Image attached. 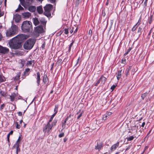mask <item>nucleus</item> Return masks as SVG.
Masks as SVG:
<instances>
[{"instance_id":"nucleus-22","label":"nucleus","mask_w":154,"mask_h":154,"mask_svg":"<svg viewBox=\"0 0 154 154\" xmlns=\"http://www.w3.org/2000/svg\"><path fill=\"white\" fill-rule=\"evenodd\" d=\"M100 78L101 81V84H104L106 80V78L104 77L101 76Z\"/></svg>"},{"instance_id":"nucleus-55","label":"nucleus","mask_w":154,"mask_h":154,"mask_svg":"<svg viewBox=\"0 0 154 154\" xmlns=\"http://www.w3.org/2000/svg\"><path fill=\"white\" fill-rule=\"evenodd\" d=\"M112 114V113L111 112H108L106 114H105L106 115H107V117H108V116H109L110 115H111Z\"/></svg>"},{"instance_id":"nucleus-2","label":"nucleus","mask_w":154,"mask_h":154,"mask_svg":"<svg viewBox=\"0 0 154 154\" xmlns=\"http://www.w3.org/2000/svg\"><path fill=\"white\" fill-rule=\"evenodd\" d=\"M21 28L24 32H29L32 29V23L30 21H24L22 25Z\"/></svg>"},{"instance_id":"nucleus-6","label":"nucleus","mask_w":154,"mask_h":154,"mask_svg":"<svg viewBox=\"0 0 154 154\" xmlns=\"http://www.w3.org/2000/svg\"><path fill=\"white\" fill-rule=\"evenodd\" d=\"M14 38H15L19 42H20V44L23 42V41L24 40H25L26 38V36L25 35L23 34H19L15 37Z\"/></svg>"},{"instance_id":"nucleus-26","label":"nucleus","mask_w":154,"mask_h":154,"mask_svg":"<svg viewBox=\"0 0 154 154\" xmlns=\"http://www.w3.org/2000/svg\"><path fill=\"white\" fill-rule=\"evenodd\" d=\"M20 136L18 140H17V141L16 142V143H15L14 145H20Z\"/></svg>"},{"instance_id":"nucleus-34","label":"nucleus","mask_w":154,"mask_h":154,"mask_svg":"<svg viewBox=\"0 0 154 154\" xmlns=\"http://www.w3.org/2000/svg\"><path fill=\"white\" fill-rule=\"evenodd\" d=\"M58 106L57 105H55V108L54 109V112H56L57 113V112L58 110Z\"/></svg>"},{"instance_id":"nucleus-43","label":"nucleus","mask_w":154,"mask_h":154,"mask_svg":"<svg viewBox=\"0 0 154 154\" xmlns=\"http://www.w3.org/2000/svg\"><path fill=\"white\" fill-rule=\"evenodd\" d=\"M74 27V33H75L77 32V31L78 30V28L77 27H76V26H75Z\"/></svg>"},{"instance_id":"nucleus-27","label":"nucleus","mask_w":154,"mask_h":154,"mask_svg":"<svg viewBox=\"0 0 154 154\" xmlns=\"http://www.w3.org/2000/svg\"><path fill=\"white\" fill-rule=\"evenodd\" d=\"M48 80V78L46 75H44L43 78V82L45 83H46Z\"/></svg>"},{"instance_id":"nucleus-44","label":"nucleus","mask_w":154,"mask_h":154,"mask_svg":"<svg viewBox=\"0 0 154 154\" xmlns=\"http://www.w3.org/2000/svg\"><path fill=\"white\" fill-rule=\"evenodd\" d=\"M83 113V111H82V112H81L79 115L77 117V119H79L81 117V116H82V114Z\"/></svg>"},{"instance_id":"nucleus-56","label":"nucleus","mask_w":154,"mask_h":154,"mask_svg":"<svg viewBox=\"0 0 154 154\" xmlns=\"http://www.w3.org/2000/svg\"><path fill=\"white\" fill-rule=\"evenodd\" d=\"M9 136L10 135L8 134L7 136V140L8 142H9Z\"/></svg>"},{"instance_id":"nucleus-62","label":"nucleus","mask_w":154,"mask_h":154,"mask_svg":"<svg viewBox=\"0 0 154 154\" xmlns=\"http://www.w3.org/2000/svg\"><path fill=\"white\" fill-rule=\"evenodd\" d=\"M13 133V131H11L8 134L10 135L11 134H12Z\"/></svg>"},{"instance_id":"nucleus-57","label":"nucleus","mask_w":154,"mask_h":154,"mask_svg":"<svg viewBox=\"0 0 154 154\" xmlns=\"http://www.w3.org/2000/svg\"><path fill=\"white\" fill-rule=\"evenodd\" d=\"M82 0H77L76 3L79 4L81 2Z\"/></svg>"},{"instance_id":"nucleus-40","label":"nucleus","mask_w":154,"mask_h":154,"mask_svg":"<svg viewBox=\"0 0 154 154\" xmlns=\"http://www.w3.org/2000/svg\"><path fill=\"white\" fill-rule=\"evenodd\" d=\"M142 30V28H141L140 27L138 30L137 32L138 33H140V34L141 33V31Z\"/></svg>"},{"instance_id":"nucleus-9","label":"nucleus","mask_w":154,"mask_h":154,"mask_svg":"<svg viewBox=\"0 0 154 154\" xmlns=\"http://www.w3.org/2000/svg\"><path fill=\"white\" fill-rule=\"evenodd\" d=\"M44 29L42 26H39L36 27L35 29V32L38 33H42L43 32Z\"/></svg>"},{"instance_id":"nucleus-37","label":"nucleus","mask_w":154,"mask_h":154,"mask_svg":"<svg viewBox=\"0 0 154 154\" xmlns=\"http://www.w3.org/2000/svg\"><path fill=\"white\" fill-rule=\"evenodd\" d=\"M62 62V60L61 59H59L58 60V61L57 62V63L58 64L60 65L61 64Z\"/></svg>"},{"instance_id":"nucleus-23","label":"nucleus","mask_w":154,"mask_h":154,"mask_svg":"<svg viewBox=\"0 0 154 154\" xmlns=\"http://www.w3.org/2000/svg\"><path fill=\"white\" fill-rule=\"evenodd\" d=\"M20 1L22 5L25 8H26V6L25 0H20Z\"/></svg>"},{"instance_id":"nucleus-18","label":"nucleus","mask_w":154,"mask_h":154,"mask_svg":"<svg viewBox=\"0 0 154 154\" xmlns=\"http://www.w3.org/2000/svg\"><path fill=\"white\" fill-rule=\"evenodd\" d=\"M23 15L24 17L28 18L31 16V14L29 12H27L23 14Z\"/></svg>"},{"instance_id":"nucleus-31","label":"nucleus","mask_w":154,"mask_h":154,"mask_svg":"<svg viewBox=\"0 0 154 154\" xmlns=\"http://www.w3.org/2000/svg\"><path fill=\"white\" fill-rule=\"evenodd\" d=\"M134 138V137L133 136H130L129 137L127 138L128 141H131L133 140Z\"/></svg>"},{"instance_id":"nucleus-61","label":"nucleus","mask_w":154,"mask_h":154,"mask_svg":"<svg viewBox=\"0 0 154 154\" xmlns=\"http://www.w3.org/2000/svg\"><path fill=\"white\" fill-rule=\"evenodd\" d=\"M66 122H63V123H62V127H64L65 125H66Z\"/></svg>"},{"instance_id":"nucleus-4","label":"nucleus","mask_w":154,"mask_h":154,"mask_svg":"<svg viewBox=\"0 0 154 154\" xmlns=\"http://www.w3.org/2000/svg\"><path fill=\"white\" fill-rule=\"evenodd\" d=\"M35 42V40L34 39H29L25 42L23 45V47L25 49H31L33 47Z\"/></svg>"},{"instance_id":"nucleus-25","label":"nucleus","mask_w":154,"mask_h":154,"mask_svg":"<svg viewBox=\"0 0 154 154\" xmlns=\"http://www.w3.org/2000/svg\"><path fill=\"white\" fill-rule=\"evenodd\" d=\"M40 22L43 25H45L46 21L45 20L44 18H42L40 20Z\"/></svg>"},{"instance_id":"nucleus-29","label":"nucleus","mask_w":154,"mask_h":154,"mask_svg":"<svg viewBox=\"0 0 154 154\" xmlns=\"http://www.w3.org/2000/svg\"><path fill=\"white\" fill-rule=\"evenodd\" d=\"M0 94L3 96L5 97L6 96V93L3 91H0Z\"/></svg>"},{"instance_id":"nucleus-42","label":"nucleus","mask_w":154,"mask_h":154,"mask_svg":"<svg viewBox=\"0 0 154 154\" xmlns=\"http://www.w3.org/2000/svg\"><path fill=\"white\" fill-rule=\"evenodd\" d=\"M69 28L67 29H64V33L67 34L68 33Z\"/></svg>"},{"instance_id":"nucleus-53","label":"nucleus","mask_w":154,"mask_h":154,"mask_svg":"<svg viewBox=\"0 0 154 154\" xmlns=\"http://www.w3.org/2000/svg\"><path fill=\"white\" fill-rule=\"evenodd\" d=\"M18 115L19 116H22V113L21 112H19L18 113Z\"/></svg>"},{"instance_id":"nucleus-15","label":"nucleus","mask_w":154,"mask_h":154,"mask_svg":"<svg viewBox=\"0 0 154 154\" xmlns=\"http://www.w3.org/2000/svg\"><path fill=\"white\" fill-rule=\"evenodd\" d=\"M16 96V94L14 93H13L11 94L10 96V99L11 101L13 102L14 101V98Z\"/></svg>"},{"instance_id":"nucleus-16","label":"nucleus","mask_w":154,"mask_h":154,"mask_svg":"<svg viewBox=\"0 0 154 154\" xmlns=\"http://www.w3.org/2000/svg\"><path fill=\"white\" fill-rule=\"evenodd\" d=\"M122 73H123V71H122V69L121 70H120V71H119L118 72V74H117V75H116V77H117V79L118 80H119V79L120 78L121 76L122 75Z\"/></svg>"},{"instance_id":"nucleus-45","label":"nucleus","mask_w":154,"mask_h":154,"mask_svg":"<svg viewBox=\"0 0 154 154\" xmlns=\"http://www.w3.org/2000/svg\"><path fill=\"white\" fill-rule=\"evenodd\" d=\"M16 123L17 124V125H16V128H17V129L20 128V125H19L18 124V122H16Z\"/></svg>"},{"instance_id":"nucleus-39","label":"nucleus","mask_w":154,"mask_h":154,"mask_svg":"<svg viewBox=\"0 0 154 154\" xmlns=\"http://www.w3.org/2000/svg\"><path fill=\"white\" fill-rule=\"evenodd\" d=\"M107 117V115H106V114L104 115L102 117V120H106Z\"/></svg>"},{"instance_id":"nucleus-54","label":"nucleus","mask_w":154,"mask_h":154,"mask_svg":"<svg viewBox=\"0 0 154 154\" xmlns=\"http://www.w3.org/2000/svg\"><path fill=\"white\" fill-rule=\"evenodd\" d=\"M4 14V13L3 12L1 11V10H0V17L2 16Z\"/></svg>"},{"instance_id":"nucleus-32","label":"nucleus","mask_w":154,"mask_h":154,"mask_svg":"<svg viewBox=\"0 0 154 154\" xmlns=\"http://www.w3.org/2000/svg\"><path fill=\"white\" fill-rule=\"evenodd\" d=\"M131 69V66L129 67V68H128L126 69L125 71V75L126 76H127L128 73L130 70Z\"/></svg>"},{"instance_id":"nucleus-8","label":"nucleus","mask_w":154,"mask_h":154,"mask_svg":"<svg viewBox=\"0 0 154 154\" xmlns=\"http://www.w3.org/2000/svg\"><path fill=\"white\" fill-rule=\"evenodd\" d=\"M9 51V50L8 48L0 45V53L6 54H8Z\"/></svg>"},{"instance_id":"nucleus-35","label":"nucleus","mask_w":154,"mask_h":154,"mask_svg":"<svg viewBox=\"0 0 154 154\" xmlns=\"http://www.w3.org/2000/svg\"><path fill=\"white\" fill-rule=\"evenodd\" d=\"M57 122V121L56 120H54L53 122H52L51 125H52V127H53L55 125H56V124Z\"/></svg>"},{"instance_id":"nucleus-28","label":"nucleus","mask_w":154,"mask_h":154,"mask_svg":"<svg viewBox=\"0 0 154 154\" xmlns=\"http://www.w3.org/2000/svg\"><path fill=\"white\" fill-rule=\"evenodd\" d=\"M23 8L21 7L20 5H19L18 8L15 11L16 12H18L19 10H23Z\"/></svg>"},{"instance_id":"nucleus-51","label":"nucleus","mask_w":154,"mask_h":154,"mask_svg":"<svg viewBox=\"0 0 154 154\" xmlns=\"http://www.w3.org/2000/svg\"><path fill=\"white\" fill-rule=\"evenodd\" d=\"M92 31L91 29H90L88 32V34L91 36L92 35Z\"/></svg>"},{"instance_id":"nucleus-47","label":"nucleus","mask_w":154,"mask_h":154,"mask_svg":"<svg viewBox=\"0 0 154 154\" xmlns=\"http://www.w3.org/2000/svg\"><path fill=\"white\" fill-rule=\"evenodd\" d=\"M101 80L100 78L97 81L96 83L95 84V86H97L101 82Z\"/></svg>"},{"instance_id":"nucleus-7","label":"nucleus","mask_w":154,"mask_h":154,"mask_svg":"<svg viewBox=\"0 0 154 154\" xmlns=\"http://www.w3.org/2000/svg\"><path fill=\"white\" fill-rule=\"evenodd\" d=\"M52 128V125L49 123H48L47 125L43 128V131L44 133L47 132L48 133H49L51 131Z\"/></svg>"},{"instance_id":"nucleus-64","label":"nucleus","mask_w":154,"mask_h":154,"mask_svg":"<svg viewBox=\"0 0 154 154\" xmlns=\"http://www.w3.org/2000/svg\"><path fill=\"white\" fill-rule=\"evenodd\" d=\"M130 148V146H128V147H127V148L126 149V150H125V151L129 149Z\"/></svg>"},{"instance_id":"nucleus-5","label":"nucleus","mask_w":154,"mask_h":154,"mask_svg":"<svg viewBox=\"0 0 154 154\" xmlns=\"http://www.w3.org/2000/svg\"><path fill=\"white\" fill-rule=\"evenodd\" d=\"M52 8V5L51 4L46 5L44 7L45 12L44 14L48 17L51 16V11Z\"/></svg>"},{"instance_id":"nucleus-60","label":"nucleus","mask_w":154,"mask_h":154,"mask_svg":"<svg viewBox=\"0 0 154 154\" xmlns=\"http://www.w3.org/2000/svg\"><path fill=\"white\" fill-rule=\"evenodd\" d=\"M54 63H53L51 64V70H53V66H54Z\"/></svg>"},{"instance_id":"nucleus-48","label":"nucleus","mask_w":154,"mask_h":154,"mask_svg":"<svg viewBox=\"0 0 154 154\" xmlns=\"http://www.w3.org/2000/svg\"><path fill=\"white\" fill-rule=\"evenodd\" d=\"M64 135L63 133H62L59 135V137H63Z\"/></svg>"},{"instance_id":"nucleus-20","label":"nucleus","mask_w":154,"mask_h":154,"mask_svg":"<svg viewBox=\"0 0 154 154\" xmlns=\"http://www.w3.org/2000/svg\"><path fill=\"white\" fill-rule=\"evenodd\" d=\"M37 10L39 14H42L43 12V9L42 6H39L37 7Z\"/></svg>"},{"instance_id":"nucleus-13","label":"nucleus","mask_w":154,"mask_h":154,"mask_svg":"<svg viewBox=\"0 0 154 154\" xmlns=\"http://www.w3.org/2000/svg\"><path fill=\"white\" fill-rule=\"evenodd\" d=\"M32 64H33V66L34 65V60H31L27 61L26 63V65L27 66H31Z\"/></svg>"},{"instance_id":"nucleus-36","label":"nucleus","mask_w":154,"mask_h":154,"mask_svg":"<svg viewBox=\"0 0 154 154\" xmlns=\"http://www.w3.org/2000/svg\"><path fill=\"white\" fill-rule=\"evenodd\" d=\"M21 73L20 72H19L17 74V75L15 77V78L17 79H18L20 77V76Z\"/></svg>"},{"instance_id":"nucleus-1","label":"nucleus","mask_w":154,"mask_h":154,"mask_svg":"<svg viewBox=\"0 0 154 154\" xmlns=\"http://www.w3.org/2000/svg\"><path fill=\"white\" fill-rule=\"evenodd\" d=\"M10 47L12 49H18L21 46V44L15 38H14L10 40L9 42Z\"/></svg>"},{"instance_id":"nucleus-24","label":"nucleus","mask_w":154,"mask_h":154,"mask_svg":"<svg viewBox=\"0 0 154 154\" xmlns=\"http://www.w3.org/2000/svg\"><path fill=\"white\" fill-rule=\"evenodd\" d=\"M5 78L3 76L0 75V83L5 82Z\"/></svg>"},{"instance_id":"nucleus-19","label":"nucleus","mask_w":154,"mask_h":154,"mask_svg":"<svg viewBox=\"0 0 154 154\" xmlns=\"http://www.w3.org/2000/svg\"><path fill=\"white\" fill-rule=\"evenodd\" d=\"M33 23L35 26H36L38 24L39 21L37 18H33Z\"/></svg>"},{"instance_id":"nucleus-59","label":"nucleus","mask_w":154,"mask_h":154,"mask_svg":"<svg viewBox=\"0 0 154 154\" xmlns=\"http://www.w3.org/2000/svg\"><path fill=\"white\" fill-rule=\"evenodd\" d=\"M53 118L51 117L50 119L49 120L48 123H49L50 124V122L52 121V120H53Z\"/></svg>"},{"instance_id":"nucleus-63","label":"nucleus","mask_w":154,"mask_h":154,"mask_svg":"<svg viewBox=\"0 0 154 154\" xmlns=\"http://www.w3.org/2000/svg\"><path fill=\"white\" fill-rule=\"evenodd\" d=\"M145 123L144 122H143L142 123V125H141V126H142L143 127H144V126L145 125Z\"/></svg>"},{"instance_id":"nucleus-21","label":"nucleus","mask_w":154,"mask_h":154,"mask_svg":"<svg viewBox=\"0 0 154 154\" xmlns=\"http://www.w3.org/2000/svg\"><path fill=\"white\" fill-rule=\"evenodd\" d=\"M20 145H14L13 147L16 148V154H18V152H20V150L19 148Z\"/></svg>"},{"instance_id":"nucleus-3","label":"nucleus","mask_w":154,"mask_h":154,"mask_svg":"<svg viewBox=\"0 0 154 154\" xmlns=\"http://www.w3.org/2000/svg\"><path fill=\"white\" fill-rule=\"evenodd\" d=\"M18 32V27L14 25L7 30L6 35L7 37H11L16 34Z\"/></svg>"},{"instance_id":"nucleus-46","label":"nucleus","mask_w":154,"mask_h":154,"mask_svg":"<svg viewBox=\"0 0 154 154\" xmlns=\"http://www.w3.org/2000/svg\"><path fill=\"white\" fill-rule=\"evenodd\" d=\"M5 106V105L4 104H2L0 107V109L2 110L3 109Z\"/></svg>"},{"instance_id":"nucleus-49","label":"nucleus","mask_w":154,"mask_h":154,"mask_svg":"<svg viewBox=\"0 0 154 154\" xmlns=\"http://www.w3.org/2000/svg\"><path fill=\"white\" fill-rule=\"evenodd\" d=\"M116 85H113L111 87V89L112 90H113L114 88H116Z\"/></svg>"},{"instance_id":"nucleus-14","label":"nucleus","mask_w":154,"mask_h":154,"mask_svg":"<svg viewBox=\"0 0 154 154\" xmlns=\"http://www.w3.org/2000/svg\"><path fill=\"white\" fill-rule=\"evenodd\" d=\"M36 74L37 75L36 79L37 80L38 85V86L39 85L40 82V74L39 72H37Z\"/></svg>"},{"instance_id":"nucleus-11","label":"nucleus","mask_w":154,"mask_h":154,"mask_svg":"<svg viewBox=\"0 0 154 154\" xmlns=\"http://www.w3.org/2000/svg\"><path fill=\"white\" fill-rule=\"evenodd\" d=\"M119 143L117 142L116 143L113 145L111 147L110 150L112 151H113L115 150L116 148L119 146Z\"/></svg>"},{"instance_id":"nucleus-30","label":"nucleus","mask_w":154,"mask_h":154,"mask_svg":"<svg viewBox=\"0 0 154 154\" xmlns=\"http://www.w3.org/2000/svg\"><path fill=\"white\" fill-rule=\"evenodd\" d=\"M34 0H26V2L29 4H30L34 2Z\"/></svg>"},{"instance_id":"nucleus-10","label":"nucleus","mask_w":154,"mask_h":154,"mask_svg":"<svg viewBox=\"0 0 154 154\" xmlns=\"http://www.w3.org/2000/svg\"><path fill=\"white\" fill-rule=\"evenodd\" d=\"M141 19V18L140 17L137 23L133 27L132 29V31H134L136 29L138 26L140 24Z\"/></svg>"},{"instance_id":"nucleus-33","label":"nucleus","mask_w":154,"mask_h":154,"mask_svg":"<svg viewBox=\"0 0 154 154\" xmlns=\"http://www.w3.org/2000/svg\"><path fill=\"white\" fill-rule=\"evenodd\" d=\"M147 94V93H145L143 94L141 96V97L143 99H144L145 97L146 96Z\"/></svg>"},{"instance_id":"nucleus-17","label":"nucleus","mask_w":154,"mask_h":154,"mask_svg":"<svg viewBox=\"0 0 154 154\" xmlns=\"http://www.w3.org/2000/svg\"><path fill=\"white\" fill-rule=\"evenodd\" d=\"M28 10L31 12L35 11L36 10V8L34 6H29L28 8Z\"/></svg>"},{"instance_id":"nucleus-58","label":"nucleus","mask_w":154,"mask_h":154,"mask_svg":"<svg viewBox=\"0 0 154 154\" xmlns=\"http://www.w3.org/2000/svg\"><path fill=\"white\" fill-rule=\"evenodd\" d=\"M147 1H148V0H145V1L144 2V5L145 6H146Z\"/></svg>"},{"instance_id":"nucleus-12","label":"nucleus","mask_w":154,"mask_h":154,"mask_svg":"<svg viewBox=\"0 0 154 154\" xmlns=\"http://www.w3.org/2000/svg\"><path fill=\"white\" fill-rule=\"evenodd\" d=\"M103 146V144L102 142L97 143V145L95 146V149H96L99 150L101 149Z\"/></svg>"},{"instance_id":"nucleus-41","label":"nucleus","mask_w":154,"mask_h":154,"mask_svg":"<svg viewBox=\"0 0 154 154\" xmlns=\"http://www.w3.org/2000/svg\"><path fill=\"white\" fill-rule=\"evenodd\" d=\"M131 48H129V49H128L127 50V52L124 54V56H125L126 55L128 54V53L129 52H130V51L131 50Z\"/></svg>"},{"instance_id":"nucleus-50","label":"nucleus","mask_w":154,"mask_h":154,"mask_svg":"<svg viewBox=\"0 0 154 154\" xmlns=\"http://www.w3.org/2000/svg\"><path fill=\"white\" fill-rule=\"evenodd\" d=\"M122 63H123L124 64H125L126 63V60L125 59H123L122 60Z\"/></svg>"},{"instance_id":"nucleus-38","label":"nucleus","mask_w":154,"mask_h":154,"mask_svg":"<svg viewBox=\"0 0 154 154\" xmlns=\"http://www.w3.org/2000/svg\"><path fill=\"white\" fill-rule=\"evenodd\" d=\"M30 70V69L28 68L26 69L25 70L24 72V74H26V73H28L29 72Z\"/></svg>"},{"instance_id":"nucleus-52","label":"nucleus","mask_w":154,"mask_h":154,"mask_svg":"<svg viewBox=\"0 0 154 154\" xmlns=\"http://www.w3.org/2000/svg\"><path fill=\"white\" fill-rule=\"evenodd\" d=\"M74 27H72V29L70 31V33H72L73 32H74Z\"/></svg>"}]
</instances>
